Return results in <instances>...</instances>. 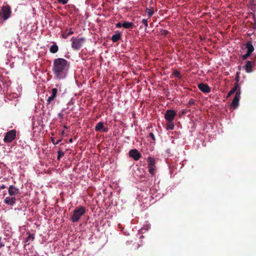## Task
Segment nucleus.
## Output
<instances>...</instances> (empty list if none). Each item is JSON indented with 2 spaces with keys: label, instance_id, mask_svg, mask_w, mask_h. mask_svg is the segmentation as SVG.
Masks as SVG:
<instances>
[{
  "label": "nucleus",
  "instance_id": "obj_32",
  "mask_svg": "<svg viewBox=\"0 0 256 256\" xmlns=\"http://www.w3.org/2000/svg\"><path fill=\"white\" fill-rule=\"evenodd\" d=\"M55 98L52 96H50L47 99L48 104H50Z\"/></svg>",
  "mask_w": 256,
  "mask_h": 256
},
{
  "label": "nucleus",
  "instance_id": "obj_14",
  "mask_svg": "<svg viewBox=\"0 0 256 256\" xmlns=\"http://www.w3.org/2000/svg\"><path fill=\"white\" fill-rule=\"evenodd\" d=\"M4 202L8 205L13 206L16 202V198L14 196H8L4 200Z\"/></svg>",
  "mask_w": 256,
  "mask_h": 256
},
{
  "label": "nucleus",
  "instance_id": "obj_20",
  "mask_svg": "<svg viewBox=\"0 0 256 256\" xmlns=\"http://www.w3.org/2000/svg\"><path fill=\"white\" fill-rule=\"evenodd\" d=\"M58 50V47L56 44L52 45L50 48V52L54 54L56 53Z\"/></svg>",
  "mask_w": 256,
  "mask_h": 256
},
{
  "label": "nucleus",
  "instance_id": "obj_25",
  "mask_svg": "<svg viewBox=\"0 0 256 256\" xmlns=\"http://www.w3.org/2000/svg\"><path fill=\"white\" fill-rule=\"evenodd\" d=\"M58 160H60V158L64 156V153L60 150H59L58 152Z\"/></svg>",
  "mask_w": 256,
  "mask_h": 256
},
{
  "label": "nucleus",
  "instance_id": "obj_21",
  "mask_svg": "<svg viewBox=\"0 0 256 256\" xmlns=\"http://www.w3.org/2000/svg\"><path fill=\"white\" fill-rule=\"evenodd\" d=\"M231 90L233 92L234 94V92H238V91L240 92V86L239 85V84L236 82L234 84V88Z\"/></svg>",
  "mask_w": 256,
  "mask_h": 256
},
{
  "label": "nucleus",
  "instance_id": "obj_19",
  "mask_svg": "<svg viewBox=\"0 0 256 256\" xmlns=\"http://www.w3.org/2000/svg\"><path fill=\"white\" fill-rule=\"evenodd\" d=\"M166 128L167 130H172L174 128V124L172 121H167Z\"/></svg>",
  "mask_w": 256,
  "mask_h": 256
},
{
  "label": "nucleus",
  "instance_id": "obj_18",
  "mask_svg": "<svg viewBox=\"0 0 256 256\" xmlns=\"http://www.w3.org/2000/svg\"><path fill=\"white\" fill-rule=\"evenodd\" d=\"M134 26V24L132 22H128L124 21L122 24V27L125 28H132Z\"/></svg>",
  "mask_w": 256,
  "mask_h": 256
},
{
  "label": "nucleus",
  "instance_id": "obj_28",
  "mask_svg": "<svg viewBox=\"0 0 256 256\" xmlns=\"http://www.w3.org/2000/svg\"><path fill=\"white\" fill-rule=\"evenodd\" d=\"M51 141L54 145H56V144H58L59 142H62V139H60L58 140L55 141V138L52 137V138H51Z\"/></svg>",
  "mask_w": 256,
  "mask_h": 256
},
{
  "label": "nucleus",
  "instance_id": "obj_26",
  "mask_svg": "<svg viewBox=\"0 0 256 256\" xmlns=\"http://www.w3.org/2000/svg\"><path fill=\"white\" fill-rule=\"evenodd\" d=\"M58 92V90L56 88H54L52 90V96H54V98H56V94Z\"/></svg>",
  "mask_w": 256,
  "mask_h": 256
},
{
  "label": "nucleus",
  "instance_id": "obj_6",
  "mask_svg": "<svg viewBox=\"0 0 256 256\" xmlns=\"http://www.w3.org/2000/svg\"><path fill=\"white\" fill-rule=\"evenodd\" d=\"M2 11L4 20H8L10 17L12 12L10 6L8 5L3 6L2 8Z\"/></svg>",
  "mask_w": 256,
  "mask_h": 256
},
{
  "label": "nucleus",
  "instance_id": "obj_3",
  "mask_svg": "<svg viewBox=\"0 0 256 256\" xmlns=\"http://www.w3.org/2000/svg\"><path fill=\"white\" fill-rule=\"evenodd\" d=\"M86 40L84 38L72 37L70 40L72 48L74 50H78L83 46Z\"/></svg>",
  "mask_w": 256,
  "mask_h": 256
},
{
  "label": "nucleus",
  "instance_id": "obj_42",
  "mask_svg": "<svg viewBox=\"0 0 256 256\" xmlns=\"http://www.w3.org/2000/svg\"><path fill=\"white\" fill-rule=\"evenodd\" d=\"M1 240V238L0 237V241ZM4 246V244H2L0 243V248H2Z\"/></svg>",
  "mask_w": 256,
  "mask_h": 256
},
{
  "label": "nucleus",
  "instance_id": "obj_39",
  "mask_svg": "<svg viewBox=\"0 0 256 256\" xmlns=\"http://www.w3.org/2000/svg\"><path fill=\"white\" fill-rule=\"evenodd\" d=\"M234 93L233 92L230 90L228 93V95H227V98H228L232 94H233Z\"/></svg>",
  "mask_w": 256,
  "mask_h": 256
},
{
  "label": "nucleus",
  "instance_id": "obj_46",
  "mask_svg": "<svg viewBox=\"0 0 256 256\" xmlns=\"http://www.w3.org/2000/svg\"><path fill=\"white\" fill-rule=\"evenodd\" d=\"M59 116H60L62 117V114H59Z\"/></svg>",
  "mask_w": 256,
  "mask_h": 256
},
{
  "label": "nucleus",
  "instance_id": "obj_10",
  "mask_svg": "<svg viewBox=\"0 0 256 256\" xmlns=\"http://www.w3.org/2000/svg\"><path fill=\"white\" fill-rule=\"evenodd\" d=\"M241 94V92L238 91L236 93V95L232 101V106H233L234 108H237L238 106V102L240 99V95Z\"/></svg>",
  "mask_w": 256,
  "mask_h": 256
},
{
  "label": "nucleus",
  "instance_id": "obj_45",
  "mask_svg": "<svg viewBox=\"0 0 256 256\" xmlns=\"http://www.w3.org/2000/svg\"><path fill=\"white\" fill-rule=\"evenodd\" d=\"M64 134V130H62V134Z\"/></svg>",
  "mask_w": 256,
  "mask_h": 256
},
{
  "label": "nucleus",
  "instance_id": "obj_31",
  "mask_svg": "<svg viewBox=\"0 0 256 256\" xmlns=\"http://www.w3.org/2000/svg\"><path fill=\"white\" fill-rule=\"evenodd\" d=\"M251 55L248 52H246L245 54L243 55L242 56V60H245L247 59L248 57H249Z\"/></svg>",
  "mask_w": 256,
  "mask_h": 256
},
{
  "label": "nucleus",
  "instance_id": "obj_27",
  "mask_svg": "<svg viewBox=\"0 0 256 256\" xmlns=\"http://www.w3.org/2000/svg\"><path fill=\"white\" fill-rule=\"evenodd\" d=\"M51 141L54 145H56V144H58L59 142H62V139H60L58 140L55 141V138L52 137V138H51Z\"/></svg>",
  "mask_w": 256,
  "mask_h": 256
},
{
  "label": "nucleus",
  "instance_id": "obj_23",
  "mask_svg": "<svg viewBox=\"0 0 256 256\" xmlns=\"http://www.w3.org/2000/svg\"><path fill=\"white\" fill-rule=\"evenodd\" d=\"M146 12L148 14L149 18H150L154 14V10L153 8H152L151 9L146 8Z\"/></svg>",
  "mask_w": 256,
  "mask_h": 256
},
{
  "label": "nucleus",
  "instance_id": "obj_41",
  "mask_svg": "<svg viewBox=\"0 0 256 256\" xmlns=\"http://www.w3.org/2000/svg\"><path fill=\"white\" fill-rule=\"evenodd\" d=\"M254 28L256 29V18H254Z\"/></svg>",
  "mask_w": 256,
  "mask_h": 256
},
{
  "label": "nucleus",
  "instance_id": "obj_34",
  "mask_svg": "<svg viewBox=\"0 0 256 256\" xmlns=\"http://www.w3.org/2000/svg\"><path fill=\"white\" fill-rule=\"evenodd\" d=\"M142 23L144 25L146 28L148 26V20L146 19H143L142 20Z\"/></svg>",
  "mask_w": 256,
  "mask_h": 256
},
{
  "label": "nucleus",
  "instance_id": "obj_11",
  "mask_svg": "<svg viewBox=\"0 0 256 256\" xmlns=\"http://www.w3.org/2000/svg\"><path fill=\"white\" fill-rule=\"evenodd\" d=\"M95 130L96 132L103 131L104 132H107L108 131V128L104 126L103 122H100L96 126Z\"/></svg>",
  "mask_w": 256,
  "mask_h": 256
},
{
  "label": "nucleus",
  "instance_id": "obj_16",
  "mask_svg": "<svg viewBox=\"0 0 256 256\" xmlns=\"http://www.w3.org/2000/svg\"><path fill=\"white\" fill-rule=\"evenodd\" d=\"M245 46L246 48L247 49V52L251 54L254 51V48L250 42H248Z\"/></svg>",
  "mask_w": 256,
  "mask_h": 256
},
{
  "label": "nucleus",
  "instance_id": "obj_24",
  "mask_svg": "<svg viewBox=\"0 0 256 256\" xmlns=\"http://www.w3.org/2000/svg\"><path fill=\"white\" fill-rule=\"evenodd\" d=\"M173 75L179 78V79H180L182 78V76H181V74H180V73L179 71H178V70H174L173 73H172Z\"/></svg>",
  "mask_w": 256,
  "mask_h": 256
},
{
  "label": "nucleus",
  "instance_id": "obj_5",
  "mask_svg": "<svg viewBox=\"0 0 256 256\" xmlns=\"http://www.w3.org/2000/svg\"><path fill=\"white\" fill-rule=\"evenodd\" d=\"M16 138V130H12L6 133L4 141L6 143H10L12 142Z\"/></svg>",
  "mask_w": 256,
  "mask_h": 256
},
{
  "label": "nucleus",
  "instance_id": "obj_43",
  "mask_svg": "<svg viewBox=\"0 0 256 256\" xmlns=\"http://www.w3.org/2000/svg\"><path fill=\"white\" fill-rule=\"evenodd\" d=\"M72 142V138H70V139L69 140V142Z\"/></svg>",
  "mask_w": 256,
  "mask_h": 256
},
{
  "label": "nucleus",
  "instance_id": "obj_1",
  "mask_svg": "<svg viewBox=\"0 0 256 256\" xmlns=\"http://www.w3.org/2000/svg\"><path fill=\"white\" fill-rule=\"evenodd\" d=\"M70 68L69 62L62 58H57L54 60L52 70L56 79L64 78L68 72Z\"/></svg>",
  "mask_w": 256,
  "mask_h": 256
},
{
  "label": "nucleus",
  "instance_id": "obj_8",
  "mask_svg": "<svg viewBox=\"0 0 256 256\" xmlns=\"http://www.w3.org/2000/svg\"><path fill=\"white\" fill-rule=\"evenodd\" d=\"M129 155L132 158L135 160H138L142 156L141 154L136 149H133L130 151Z\"/></svg>",
  "mask_w": 256,
  "mask_h": 256
},
{
  "label": "nucleus",
  "instance_id": "obj_9",
  "mask_svg": "<svg viewBox=\"0 0 256 256\" xmlns=\"http://www.w3.org/2000/svg\"><path fill=\"white\" fill-rule=\"evenodd\" d=\"M198 87L204 93L207 94L210 92V88L206 84L200 83L198 85Z\"/></svg>",
  "mask_w": 256,
  "mask_h": 256
},
{
  "label": "nucleus",
  "instance_id": "obj_44",
  "mask_svg": "<svg viewBox=\"0 0 256 256\" xmlns=\"http://www.w3.org/2000/svg\"><path fill=\"white\" fill-rule=\"evenodd\" d=\"M64 128H66V129L68 128V126H65V125H64Z\"/></svg>",
  "mask_w": 256,
  "mask_h": 256
},
{
  "label": "nucleus",
  "instance_id": "obj_30",
  "mask_svg": "<svg viewBox=\"0 0 256 256\" xmlns=\"http://www.w3.org/2000/svg\"><path fill=\"white\" fill-rule=\"evenodd\" d=\"M34 234H29L28 235V237L26 240V242H28V240H34Z\"/></svg>",
  "mask_w": 256,
  "mask_h": 256
},
{
  "label": "nucleus",
  "instance_id": "obj_13",
  "mask_svg": "<svg viewBox=\"0 0 256 256\" xmlns=\"http://www.w3.org/2000/svg\"><path fill=\"white\" fill-rule=\"evenodd\" d=\"M250 9L252 10L251 12L254 18H255V13L256 12V0H250Z\"/></svg>",
  "mask_w": 256,
  "mask_h": 256
},
{
  "label": "nucleus",
  "instance_id": "obj_4",
  "mask_svg": "<svg viewBox=\"0 0 256 256\" xmlns=\"http://www.w3.org/2000/svg\"><path fill=\"white\" fill-rule=\"evenodd\" d=\"M147 162L148 172L151 174V175L154 176L156 171V160L154 158L149 156L148 158Z\"/></svg>",
  "mask_w": 256,
  "mask_h": 256
},
{
  "label": "nucleus",
  "instance_id": "obj_40",
  "mask_svg": "<svg viewBox=\"0 0 256 256\" xmlns=\"http://www.w3.org/2000/svg\"><path fill=\"white\" fill-rule=\"evenodd\" d=\"M6 188V186L4 184H2V186H0V190H3V189L5 188Z\"/></svg>",
  "mask_w": 256,
  "mask_h": 256
},
{
  "label": "nucleus",
  "instance_id": "obj_2",
  "mask_svg": "<svg viewBox=\"0 0 256 256\" xmlns=\"http://www.w3.org/2000/svg\"><path fill=\"white\" fill-rule=\"evenodd\" d=\"M86 212V209L82 206L76 208L73 211V214L71 216L72 221L73 222H78Z\"/></svg>",
  "mask_w": 256,
  "mask_h": 256
},
{
  "label": "nucleus",
  "instance_id": "obj_22",
  "mask_svg": "<svg viewBox=\"0 0 256 256\" xmlns=\"http://www.w3.org/2000/svg\"><path fill=\"white\" fill-rule=\"evenodd\" d=\"M74 34V32L71 30H69L68 32H66L62 34V36L64 38H66L68 36H70Z\"/></svg>",
  "mask_w": 256,
  "mask_h": 256
},
{
  "label": "nucleus",
  "instance_id": "obj_38",
  "mask_svg": "<svg viewBox=\"0 0 256 256\" xmlns=\"http://www.w3.org/2000/svg\"><path fill=\"white\" fill-rule=\"evenodd\" d=\"M122 26V24L120 22H118L116 24V27L118 28H120Z\"/></svg>",
  "mask_w": 256,
  "mask_h": 256
},
{
  "label": "nucleus",
  "instance_id": "obj_15",
  "mask_svg": "<svg viewBox=\"0 0 256 256\" xmlns=\"http://www.w3.org/2000/svg\"><path fill=\"white\" fill-rule=\"evenodd\" d=\"M252 64H254V62L248 60L244 66V68L247 72H252Z\"/></svg>",
  "mask_w": 256,
  "mask_h": 256
},
{
  "label": "nucleus",
  "instance_id": "obj_47",
  "mask_svg": "<svg viewBox=\"0 0 256 256\" xmlns=\"http://www.w3.org/2000/svg\"><path fill=\"white\" fill-rule=\"evenodd\" d=\"M185 113H186L185 111H184H184L182 112V114H185Z\"/></svg>",
  "mask_w": 256,
  "mask_h": 256
},
{
  "label": "nucleus",
  "instance_id": "obj_17",
  "mask_svg": "<svg viewBox=\"0 0 256 256\" xmlns=\"http://www.w3.org/2000/svg\"><path fill=\"white\" fill-rule=\"evenodd\" d=\"M121 38V34L119 32H118L117 33L114 34L111 40L114 42H116L118 40H119Z\"/></svg>",
  "mask_w": 256,
  "mask_h": 256
},
{
  "label": "nucleus",
  "instance_id": "obj_33",
  "mask_svg": "<svg viewBox=\"0 0 256 256\" xmlns=\"http://www.w3.org/2000/svg\"><path fill=\"white\" fill-rule=\"evenodd\" d=\"M160 32L162 35H164V36H166L168 34V32L165 30H162Z\"/></svg>",
  "mask_w": 256,
  "mask_h": 256
},
{
  "label": "nucleus",
  "instance_id": "obj_7",
  "mask_svg": "<svg viewBox=\"0 0 256 256\" xmlns=\"http://www.w3.org/2000/svg\"><path fill=\"white\" fill-rule=\"evenodd\" d=\"M176 114V112L172 110H169L166 111L164 114V118L167 121H173Z\"/></svg>",
  "mask_w": 256,
  "mask_h": 256
},
{
  "label": "nucleus",
  "instance_id": "obj_29",
  "mask_svg": "<svg viewBox=\"0 0 256 256\" xmlns=\"http://www.w3.org/2000/svg\"><path fill=\"white\" fill-rule=\"evenodd\" d=\"M195 100L193 98H190L188 102V106L190 107L192 106L195 104Z\"/></svg>",
  "mask_w": 256,
  "mask_h": 256
},
{
  "label": "nucleus",
  "instance_id": "obj_35",
  "mask_svg": "<svg viewBox=\"0 0 256 256\" xmlns=\"http://www.w3.org/2000/svg\"><path fill=\"white\" fill-rule=\"evenodd\" d=\"M236 80L238 84L239 80H240V72H238L236 73Z\"/></svg>",
  "mask_w": 256,
  "mask_h": 256
},
{
  "label": "nucleus",
  "instance_id": "obj_37",
  "mask_svg": "<svg viewBox=\"0 0 256 256\" xmlns=\"http://www.w3.org/2000/svg\"><path fill=\"white\" fill-rule=\"evenodd\" d=\"M149 136L150 138H151L153 140H156L155 136H154V134L152 132L150 133Z\"/></svg>",
  "mask_w": 256,
  "mask_h": 256
},
{
  "label": "nucleus",
  "instance_id": "obj_12",
  "mask_svg": "<svg viewBox=\"0 0 256 256\" xmlns=\"http://www.w3.org/2000/svg\"><path fill=\"white\" fill-rule=\"evenodd\" d=\"M8 194L10 196H14L16 194H18L19 192V190L18 188H16L14 186H10L8 188Z\"/></svg>",
  "mask_w": 256,
  "mask_h": 256
},
{
  "label": "nucleus",
  "instance_id": "obj_36",
  "mask_svg": "<svg viewBox=\"0 0 256 256\" xmlns=\"http://www.w3.org/2000/svg\"><path fill=\"white\" fill-rule=\"evenodd\" d=\"M58 0V1L59 2L63 4H65L68 2V0Z\"/></svg>",
  "mask_w": 256,
  "mask_h": 256
}]
</instances>
